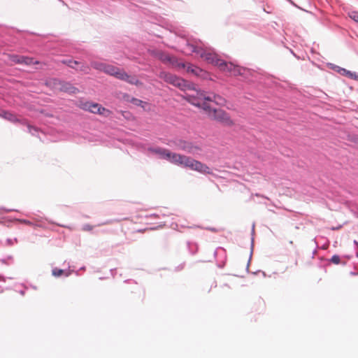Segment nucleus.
I'll list each match as a JSON object with an SVG mask.
<instances>
[{
  "mask_svg": "<svg viewBox=\"0 0 358 358\" xmlns=\"http://www.w3.org/2000/svg\"><path fill=\"white\" fill-rule=\"evenodd\" d=\"M183 52L186 54L194 52L208 63L217 66L221 71L231 73L234 76H243L249 71L245 68L236 66L231 62L227 63L219 59L218 56L212 50L205 46H199L187 41Z\"/></svg>",
  "mask_w": 358,
  "mask_h": 358,
  "instance_id": "1",
  "label": "nucleus"
},
{
  "mask_svg": "<svg viewBox=\"0 0 358 358\" xmlns=\"http://www.w3.org/2000/svg\"><path fill=\"white\" fill-rule=\"evenodd\" d=\"M90 66L98 71H103L106 74L114 76L117 79L125 81L131 85H139L141 82L134 76L129 75L124 69H120L111 64L101 62L92 61Z\"/></svg>",
  "mask_w": 358,
  "mask_h": 358,
  "instance_id": "2",
  "label": "nucleus"
},
{
  "mask_svg": "<svg viewBox=\"0 0 358 358\" xmlns=\"http://www.w3.org/2000/svg\"><path fill=\"white\" fill-rule=\"evenodd\" d=\"M187 99L193 105L196 106H201L205 110L210 111V106L203 102L201 103V101H208L215 103L217 105L224 106L226 103V100L222 96L219 94H215L214 93L210 94L208 96L206 95V92L204 91H197L196 92V97L194 95L187 94Z\"/></svg>",
  "mask_w": 358,
  "mask_h": 358,
  "instance_id": "3",
  "label": "nucleus"
},
{
  "mask_svg": "<svg viewBox=\"0 0 358 358\" xmlns=\"http://www.w3.org/2000/svg\"><path fill=\"white\" fill-rule=\"evenodd\" d=\"M0 117L11 122H21L22 124L27 125V131L33 136H36L39 134V130L37 127L30 125L25 120L20 121V120L16 117V115L14 113H12L7 110H1L0 112Z\"/></svg>",
  "mask_w": 358,
  "mask_h": 358,
  "instance_id": "4",
  "label": "nucleus"
},
{
  "mask_svg": "<svg viewBox=\"0 0 358 358\" xmlns=\"http://www.w3.org/2000/svg\"><path fill=\"white\" fill-rule=\"evenodd\" d=\"M185 167L189 168L192 170H194L200 173H210V169L208 166L189 157H187Z\"/></svg>",
  "mask_w": 358,
  "mask_h": 358,
  "instance_id": "5",
  "label": "nucleus"
},
{
  "mask_svg": "<svg viewBox=\"0 0 358 358\" xmlns=\"http://www.w3.org/2000/svg\"><path fill=\"white\" fill-rule=\"evenodd\" d=\"M167 155L166 156L165 159L168 162L173 163L174 164L181 166L182 167L185 166L186 162L187 160V156L182 155L177 153H173L168 150Z\"/></svg>",
  "mask_w": 358,
  "mask_h": 358,
  "instance_id": "6",
  "label": "nucleus"
},
{
  "mask_svg": "<svg viewBox=\"0 0 358 358\" xmlns=\"http://www.w3.org/2000/svg\"><path fill=\"white\" fill-rule=\"evenodd\" d=\"M214 117L217 121L223 123L227 126L233 125L234 122L230 118L227 113L223 110L213 109Z\"/></svg>",
  "mask_w": 358,
  "mask_h": 358,
  "instance_id": "7",
  "label": "nucleus"
},
{
  "mask_svg": "<svg viewBox=\"0 0 358 358\" xmlns=\"http://www.w3.org/2000/svg\"><path fill=\"white\" fill-rule=\"evenodd\" d=\"M180 90L185 91V90H194L196 93L198 90L196 89L195 85L192 83H190L183 78H180L178 82L176 83V86ZM195 97H196V94H193Z\"/></svg>",
  "mask_w": 358,
  "mask_h": 358,
  "instance_id": "8",
  "label": "nucleus"
},
{
  "mask_svg": "<svg viewBox=\"0 0 358 358\" xmlns=\"http://www.w3.org/2000/svg\"><path fill=\"white\" fill-rule=\"evenodd\" d=\"M12 61L15 64L31 65L34 64H38V62H35L34 58L29 57L23 55H13L12 56Z\"/></svg>",
  "mask_w": 358,
  "mask_h": 358,
  "instance_id": "9",
  "label": "nucleus"
},
{
  "mask_svg": "<svg viewBox=\"0 0 358 358\" xmlns=\"http://www.w3.org/2000/svg\"><path fill=\"white\" fill-rule=\"evenodd\" d=\"M169 150L160 147H149L147 149V151L150 152L152 155H155L157 157L158 159H165L166 156H168L167 152Z\"/></svg>",
  "mask_w": 358,
  "mask_h": 358,
  "instance_id": "10",
  "label": "nucleus"
},
{
  "mask_svg": "<svg viewBox=\"0 0 358 358\" xmlns=\"http://www.w3.org/2000/svg\"><path fill=\"white\" fill-rule=\"evenodd\" d=\"M159 78L163 79L165 82L174 86H176V83L178 82L180 78V77L166 71H161L159 73Z\"/></svg>",
  "mask_w": 358,
  "mask_h": 358,
  "instance_id": "11",
  "label": "nucleus"
},
{
  "mask_svg": "<svg viewBox=\"0 0 358 358\" xmlns=\"http://www.w3.org/2000/svg\"><path fill=\"white\" fill-rule=\"evenodd\" d=\"M59 90L69 94H75L79 92V90L73 86L71 83L62 80L61 87Z\"/></svg>",
  "mask_w": 358,
  "mask_h": 358,
  "instance_id": "12",
  "label": "nucleus"
},
{
  "mask_svg": "<svg viewBox=\"0 0 358 358\" xmlns=\"http://www.w3.org/2000/svg\"><path fill=\"white\" fill-rule=\"evenodd\" d=\"M154 55L164 63L171 64L172 62H176V57H172L162 51H157L154 53Z\"/></svg>",
  "mask_w": 358,
  "mask_h": 358,
  "instance_id": "13",
  "label": "nucleus"
},
{
  "mask_svg": "<svg viewBox=\"0 0 358 358\" xmlns=\"http://www.w3.org/2000/svg\"><path fill=\"white\" fill-rule=\"evenodd\" d=\"M62 83V80H59L56 78H49L46 80L45 85L48 87H50L52 90H59V87H61Z\"/></svg>",
  "mask_w": 358,
  "mask_h": 358,
  "instance_id": "14",
  "label": "nucleus"
},
{
  "mask_svg": "<svg viewBox=\"0 0 358 358\" xmlns=\"http://www.w3.org/2000/svg\"><path fill=\"white\" fill-rule=\"evenodd\" d=\"M62 62L63 64L67 65L70 68H72L75 70H78V69L77 68V66L80 64V62L76 60L66 59H63L62 61Z\"/></svg>",
  "mask_w": 358,
  "mask_h": 358,
  "instance_id": "15",
  "label": "nucleus"
},
{
  "mask_svg": "<svg viewBox=\"0 0 358 358\" xmlns=\"http://www.w3.org/2000/svg\"><path fill=\"white\" fill-rule=\"evenodd\" d=\"M52 272V275L55 277H59L62 274H65L66 276H69V275L70 274L69 271H65V270H63L61 268H53Z\"/></svg>",
  "mask_w": 358,
  "mask_h": 358,
  "instance_id": "16",
  "label": "nucleus"
},
{
  "mask_svg": "<svg viewBox=\"0 0 358 358\" xmlns=\"http://www.w3.org/2000/svg\"><path fill=\"white\" fill-rule=\"evenodd\" d=\"M194 76L202 80L210 79V74L208 73V72L203 70L202 69H201V72L196 71V73H195Z\"/></svg>",
  "mask_w": 358,
  "mask_h": 358,
  "instance_id": "17",
  "label": "nucleus"
},
{
  "mask_svg": "<svg viewBox=\"0 0 358 358\" xmlns=\"http://www.w3.org/2000/svg\"><path fill=\"white\" fill-rule=\"evenodd\" d=\"M130 102L135 106H141L143 108H145V106L148 104L146 102L134 97L131 99Z\"/></svg>",
  "mask_w": 358,
  "mask_h": 358,
  "instance_id": "18",
  "label": "nucleus"
},
{
  "mask_svg": "<svg viewBox=\"0 0 358 358\" xmlns=\"http://www.w3.org/2000/svg\"><path fill=\"white\" fill-rule=\"evenodd\" d=\"M187 71L194 75L196 71L201 72V68L191 64H188L187 66Z\"/></svg>",
  "mask_w": 358,
  "mask_h": 358,
  "instance_id": "19",
  "label": "nucleus"
},
{
  "mask_svg": "<svg viewBox=\"0 0 358 358\" xmlns=\"http://www.w3.org/2000/svg\"><path fill=\"white\" fill-rule=\"evenodd\" d=\"M92 102L91 101H80V108L86 111H90V108L92 107Z\"/></svg>",
  "mask_w": 358,
  "mask_h": 358,
  "instance_id": "20",
  "label": "nucleus"
},
{
  "mask_svg": "<svg viewBox=\"0 0 358 358\" xmlns=\"http://www.w3.org/2000/svg\"><path fill=\"white\" fill-rule=\"evenodd\" d=\"M112 112L108 109L101 106L100 110H98V113L99 115H103V117H108L111 115Z\"/></svg>",
  "mask_w": 358,
  "mask_h": 358,
  "instance_id": "21",
  "label": "nucleus"
},
{
  "mask_svg": "<svg viewBox=\"0 0 358 358\" xmlns=\"http://www.w3.org/2000/svg\"><path fill=\"white\" fill-rule=\"evenodd\" d=\"M187 245L191 254H194L196 252L197 245L195 243L188 241Z\"/></svg>",
  "mask_w": 358,
  "mask_h": 358,
  "instance_id": "22",
  "label": "nucleus"
},
{
  "mask_svg": "<svg viewBox=\"0 0 358 358\" xmlns=\"http://www.w3.org/2000/svg\"><path fill=\"white\" fill-rule=\"evenodd\" d=\"M101 105L92 102V107L90 108V111L92 113L97 114L98 110H100Z\"/></svg>",
  "mask_w": 358,
  "mask_h": 358,
  "instance_id": "23",
  "label": "nucleus"
},
{
  "mask_svg": "<svg viewBox=\"0 0 358 358\" xmlns=\"http://www.w3.org/2000/svg\"><path fill=\"white\" fill-rule=\"evenodd\" d=\"M349 17L355 22H358V11L352 10L349 12Z\"/></svg>",
  "mask_w": 358,
  "mask_h": 358,
  "instance_id": "24",
  "label": "nucleus"
},
{
  "mask_svg": "<svg viewBox=\"0 0 358 358\" xmlns=\"http://www.w3.org/2000/svg\"><path fill=\"white\" fill-rule=\"evenodd\" d=\"M171 64L173 66H175L176 67H178L179 69H185V68H187V65L186 64H185L184 62H180L177 58H176V62H172Z\"/></svg>",
  "mask_w": 358,
  "mask_h": 358,
  "instance_id": "25",
  "label": "nucleus"
},
{
  "mask_svg": "<svg viewBox=\"0 0 358 358\" xmlns=\"http://www.w3.org/2000/svg\"><path fill=\"white\" fill-rule=\"evenodd\" d=\"M77 68L78 69V71H83L85 73H87L89 70V67L87 65L81 64L80 62V64L77 66Z\"/></svg>",
  "mask_w": 358,
  "mask_h": 358,
  "instance_id": "26",
  "label": "nucleus"
},
{
  "mask_svg": "<svg viewBox=\"0 0 358 358\" xmlns=\"http://www.w3.org/2000/svg\"><path fill=\"white\" fill-rule=\"evenodd\" d=\"M330 262L335 264H338L341 262V258L338 255H334L331 257Z\"/></svg>",
  "mask_w": 358,
  "mask_h": 358,
  "instance_id": "27",
  "label": "nucleus"
},
{
  "mask_svg": "<svg viewBox=\"0 0 358 358\" xmlns=\"http://www.w3.org/2000/svg\"><path fill=\"white\" fill-rule=\"evenodd\" d=\"M15 220L17 222L21 223V224H27V225H29V226H34V223L32 222H31L30 220H28L16 219Z\"/></svg>",
  "mask_w": 358,
  "mask_h": 358,
  "instance_id": "28",
  "label": "nucleus"
},
{
  "mask_svg": "<svg viewBox=\"0 0 358 358\" xmlns=\"http://www.w3.org/2000/svg\"><path fill=\"white\" fill-rule=\"evenodd\" d=\"M180 143L183 144L182 145H180V148L182 150H186V151H189V149L191 148L189 143H188L187 142H180Z\"/></svg>",
  "mask_w": 358,
  "mask_h": 358,
  "instance_id": "29",
  "label": "nucleus"
},
{
  "mask_svg": "<svg viewBox=\"0 0 358 358\" xmlns=\"http://www.w3.org/2000/svg\"><path fill=\"white\" fill-rule=\"evenodd\" d=\"M341 75L346 76L348 78H350V76H352V71H348L343 68V69H341Z\"/></svg>",
  "mask_w": 358,
  "mask_h": 358,
  "instance_id": "30",
  "label": "nucleus"
},
{
  "mask_svg": "<svg viewBox=\"0 0 358 358\" xmlns=\"http://www.w3.org/2000/svg\"><path fill=\"white\" fill-rule=\"evenodd\" d=\"M17 243V239L16 238H7L6 239V244L8 245H13L15 243Z\"/></svg>",
  "mask_w": 358,
  "mask_h": 358,
  "instance_id": "31",
  "label": "nucleus"
},
{
  "mask_svg": "<svg viewBox=\"0 0 358 358\" xmlns=\"http://www.w3.org/2000/svg\"><path fill=\"white\" fill-rule=\"evenodd\" d=\"M92 229H93V226H92V225L89 224H84L83 226V231H88L92 230Z\"/></svg>",
  "mask_w": 358,
  "mask_h": 358,
  "instance_id": "32",
  "label": "nucleus"
},
{
  "mask_svg": "<svg viewBox=\"0 0 358 358\" xmlns=\"http://www.w3.org/2000/svg\"><path fill=\"white\" fill-rule=\"evenodd\" d=\"M350 79H353L355 80H358V73H356V72H352V76H350Z\"/></svg>",
  "mask_w": 358,
  "mask_h": 358,
  "instance_id": "33",
  "label": "nucleus"
},
{
  "mask_svg": "<svg viewBox=\"0 0 358 358\" xmlns=\"http://www.w3.org/2000/svg\"><path fill=\"white\" fill-rule=\"evenodd\" d=\"M332 69H333L334 70H335L336 72H338V73H340V74L341 73V69H343V68L340 67V66H336V65H334V66L332 67Z\"/></svg>",
  "mask_w": 358,
  "mask_h": 358,
  "instance_id": "34",
  "label": "nucleus"
},
{
  "mask_svg": "<svg viewBox=\"0 0 358 358\" xmlns=\"http://www.w3.org/2000/svg\"><path fill=\"white\" fill-rule=\"evenodd\" d=\"M7 279H13L12 278L5 277L2 275H0V282H6Z\"/></svg>",
  "mask_w": 358,
  "mask_h": 358,
  "instance_id": "35",
  "label": "nucleus"
},
{
  "mask_svg": "<svg viewBox=\"0 0 358 358\" xmlns=\"http://www.w3.org/2000/svg\"><path fill=\"white\" fill-rule=\"evenodd\" d=\"M15 210L13 209H5V208H0V213H1V211H3V212H11V211H14Z\"/></svg>",
  "mask_w": 358,
  "mask_h": 358,
  "instance_id": "36",
  "label": "nucleus"
},
{
  "mask_svg": "<svg viewBox=\"0 0 358 358\" xmlns=\"http://www.w3.org/2000/svg\"><path fill=\"white\" fill-rule=\"evenodd\" d=\"M110 223H111V221L108 220V221H106V222H103V223L101 224V225H103V224H110ZM99 226H100V224H99Z\"/></svg>",
  "mask_w": 358,
  "mask_h": 358,
  "instance_id": "37",
  "label": "nucleus"
},
{
  "mask_svg": "<svg viewBox=\"0 0 358 358\" xmlns=\"http://www.w3.org/2000/svg\"><path fill=\"white\" fill-rule=\"evenodd\" d=\"M19 293L22 295V296H24L25 294V290H20L19 291Z\"/></svg>",
  "mask_w": 358,
  "mask_h": 358,
  "instance_id": "38",
  "label": "nucleus"
},
{
  "mask_svg": "<svg viewBox=\"0 0 358 358\" xmlns=\"http://www.w3.org/2000/svg\"><path fill=\"white\" fill-rule=\"evenodd\" d=\"M353 243L356 247H358V241H357L355 240Z\"/></svg>",
  "mask_w": 358,
  "mask_h": 358,
  "instance_id": "39",
  "label": "nucleus"
},
{
  "mask_svg": "<svg viewBox=\"0 0 358 358\" xmlns=\"http://www.w3.org/2000/svg\"><path fill=\"white\" fill-rule=\"evenodd\" d=\"M208 229H209V230H210V231H215V229H213V228H208Z\"/></svg>",
  "mask_w": 358,
  "mask_h": 358,
  "instance_id": "40",
  "label": "nucleus"
},
{
  "mask_svg": "<svg viewBox=\"0 0 358 358\" xmlns=\"http://www.w3.org/2000/svg\"><path fill=\"white\" fill-rule=\"evenodd\" d=\"M254 231H255V224L252 225V233H254Z\"/></svg>",
  "mask_w": 358,
  "mask_h": 358,
  "instance_id": "41",
  "label": "nucleus"
},
{
  "mask_svg": "<svg viewBox=\"0 0 358 358\" xmlns=\"http://www.w3.org/2000/svg\"><path fill=\"white\" fill-rule=\"evenodd\" d=\"M31 287H32L33 289H36V287L35 286H31Z\"/></svg>",
  "mask_w": 358,
  "mask_h": 358,
  "instance_id": "42",
  "label": "nucleus"
},
{
  "mask_svg": "<svg viewBox=\"0 0 358 358\" xmlns=\"http://www.w3.org/2000/svg\"><path fill=\"white\" fill-rule=\"evenodd\" d=\"M357 256L358 257V252H357Z\"/></svg>",
  "mask_w": 358,
  "mask_h": 358,
  "instance_id": "43",
  "label": "nucleus"
},
{
  "mask_svg": "<svg viewBox=\"0 0 358 358\" xmlns=\"http://www.w3.org/2000/svg\"><path fill=\"white\" fill-rule=\"evenodd\" d=\"M357 81H358V79H357Z\"/></svg>",
  "mask_w": 358,
  "mask_h": 358,
  "instance_id": "44",
  "label": "nucleus"
}]
</instances>
